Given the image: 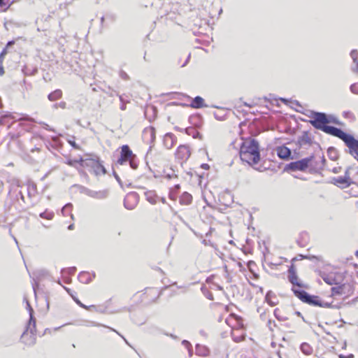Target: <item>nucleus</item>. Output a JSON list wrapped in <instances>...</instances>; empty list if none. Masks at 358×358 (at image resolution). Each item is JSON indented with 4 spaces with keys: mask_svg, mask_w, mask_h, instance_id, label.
<instances>
[{
    "mask_svg": "<svg viewBox=\"0 0 358 358\" xmlns=\"http://www.w3.org/2000/svg\"><path fill=\"white\" fill-rule=\"evenodd\" d=\"M344 285H341L339 286L333 287L331 288V293L333 295H341L343 294L344 292Z\"/></svg>",
    "mask_w": 358,
    "mask_h": 358,
    "instance_id": "b1692460",
    "label": "nucleus"
},
{
    "mask_svg": "<svg viewBox=\"0 0 358 358\" xmlns=\"http://www.w3.org/2000/svg\"><path fill=\"white\" fill-rule=\"evenodd\" d=\"M255 169L259 171H262L264 169H262V166L255 167Z\"/></svg>",
    "mask_w": 358,
    "mask_h": 358,
    "instance_id": "49530a36",
    "label": "nucleus"
},
{
    "mask_svg": "<svg viewBox=\"0 0 358 358\" xmlns=\"http://www.w3.org/2000/svg\"><path fill=\"white\" fill-rule=\"evenodd\" d=\"M155 129L152 127H146L143 132V138L147 143H152L155 139Z\"/></svg>",
    "mask_w": 358,
    "mask_h": 358,
    "instance_id": "1a4fd4ad",
    "label": "nucleus"
},
{
    "mask_svg": "<svg viewBox=\"0 0 358 358\" xmlns=\"http://www.w3.org/2000/svg\"><path fill=\"white\" fill-rule=\"evenodd\" d=\"M40 217L42 218H45V219H51L52 215H47L46 213L44 212V213H41L40 214Z\"/></svg>",
    "mask_w": 358,
    "mask_h": 358,
    "instance_id": "4c0bfd02",
    "label": "nucleus"
},
{
    "mask_svg": "<svg viewBox=\"0 0 358 358\" xmlns=\"http://www.w3.org/2000/svg\"><path fill=\"white\" fill-rule=\"evenodd\" d=\"M72 208H73V206L71 203L66 204L62 209V214L66 216L69 214V215H70L71 219H73V215L71 213Z\"/></svg>",
    "mask_w": 358,
    "mask_h": 358,
    "instance_id": "a878e982",
    "label": "nucleus"
},
{
    "mask_svg": "<svg viewBox=\"0 0 358 358\" xmlns=\"http://www.w3.org/2000/svg\"><path fill=\"white\" fill-rule=\"evenodd\" d=\"M15 43V41H8L7 45H6V48L12 45H13Z\"/></svg>",
    "mask_w": 358,
    "mask_h": 358,
    "instance_id": "a18cd8bd",
    "label": "nucleus"
},
{
    "mask_svg": "<svg viewBox=\"0 0 358 358\" xmlns=\"http://www.w3.org/2000/svg\"><path fill=\"white\" fill-rule=\"evenodd\" d=\"M301 350L306 355H310L313 352V348L306 343H303L301 345Z\"/></svg>",
    "mask_w": 358,
    "mask_h": 358,
    "instance_id": "393cba45",
    "label": "nucleus"
},
{
    "mask_svg": "<svg viewBox=\"0 0 358 358\" xmlns=\"http://www.w3.org/2000/svg\"><path fill=\"white\" fill-rule=\"evenodd\" d=\"M201 167L202 169H203L207 170V169H209V165H208V164H202L201 165Z\"/></svg>",
    "mask_w": 358,
    "mask_h": 358,
    "instance_id": "c03bdc74",
    "label": "nucleus"
},
{
    "mask_svg": "<svg viewBox=\"0 0 358 358\" xmlns=\"http://www.w3.org/2000/svg\"><path fill=\"white\" fill-rule=\"evenodd\" d=\"M90 324H90L91 326H94V327H101V326H102V324L96 323V322H92ZM103 327H106V326H105V325H103ZM107 328L110 329L111 331H113L116 332L118 335H120L124 340L126 343L128 344L127 341L122 336H121L116 330H115L113 328L108 327H107Z\"/></svg>",
    "mask_w": 358,
    "mask_h": 358,
    "instance_id": "cd10ccee",
    "label": "nucleus"
},
{
    "mask_svg": "<svg viewBox=\"0 0 358 358\" xmlns=\"http://www.w3.org/2000/svg\"><path fill=\"white\" fill-rule=\"evenodd\" d=\"M292 291L294 292L295 296L301 299L303 302L318 306L322 305V301L318 296H310L306 292L296 289L294 287L292 288Z\"/></svg>",
    "mask_w": 358,
    "mask_h": 358,
    "instance_id": "423d86ee",
    "label": "nucleus"
},
{
    "mask_svg": "<svg viewBox=\"0 0 358 358\" xmlns=\"http://www.w3.org/2000/svg\"><path fill=\"white\" fill-rule=\"evenodd\" d=\"M189 156L190 150L189 147L187 145H180L176 152V158L182 162L186 161L189 157Z\"/></svg>",
    "mask_w": 358,
    "mask_h": 358,
    "instance_id": "6e6552de",
    "label": "nucleus"
},
{
    "mask_svg": "<svg viewBox=\"0 0 358 358\" xmlns=\"http://www.w3.org/2000/svg\"><path fill=\"white\" fill-rule=\"evenodd\" d=\"M275 297L271 292H268L265 297L266 302L271 306H274L277 304V302L274 300Z\"/></svg>",
    "mask_w": 358,
    "mask_h": 358,
    "instance_id": "5701e85b",
    "label": "nucleus"
},
{
    "mask_svg": "<svg viewBox=\"0 0 358 358\" xmlns=\"http://www.w3.org/2000/svg\"><path fill=\"white\" fill-rule=\"evenodd\" d=\"M36 189V186L34 184L30 185L28 187L29 194L31 193V191L35 192Z\"/></svg>",
    "mask_w": 358,
    "mask_h": 358,
    "instance_id": "e433bc0d",
    "label": "nucleus"
},
{
    "mask_svg": "<svg viewBox=\"0 0 358 358\" xmlns=\"http://www.w3.org/2000/svg\"><path fill=\"white\" fill-rule=\"evenodd\" d=\"M78 280L83 283L87 284L92 281V276L88 272H81L78 275Z\"/></svg>",
    "mask_w": 358,
    "mask_h": 358,
    "instance_id": "dca6fc26",
    "label": "nucleus"
},
{
    "mask_svg": "<svg viewBox=\"0 0 358 358\" xmlns=\"http://www.w3.org/2000/svg\"><path fill=\"white\" fill-rule=\"evenodd\" d=\"M62 96V92L60 90H56L49 94L48 98L50 101H55L59 99Z\"/></svg>",
    "mask_w": 358,
    "mask_h": 358,
    "instance_id": "aec40b11",
    "label": "nucleus"
},
{
    "mask_svg": "<svg viewBox=\"0 0 358 358\" xmlns=\"http://www.w3.org/2000/svg\"><path fill=\"white\" fill-rule=\"evenodd\" d=\"M350 91L353 93V94H358V87L357 86L356 84H352L350 86Z\"/></svg>",
    "mask_w": 358,
    "mask_h": 358,
    "instance_id": "2f4dec72",
    "label": "nucleus"
},
{
    "mask_svg": "<svg viewBox=\"0 0 358 358\" xmlns=\"http://www.w3.org/2000/svg\"><path fill=\"white\" fill-rule=\"evenodd\" d=\"M322 278L326 283L330 285H338V282L334 273L324 274Z\"/></svg>",
    "mask_w": 358,
    "mask_h": 358,
    "instance_id": "2eb2a0df",
    "label": "nucleus"
},
{
    "mask_svg": "<svg viewBox=\"0 0 358 358\" xmlns=\"http://www.w3.org/2000/svg\"><path fill=\"white\" fill-rule=\"evenodd\" d=\"M296 313V315H297L298 316H299V317H302V315H301V313H300V312H299V311H296V313Z\"/></svg>",
    "mask_w": 358,
    "mask_h": 358,
    "instance_id": "603ef678",
    "label": "nucleus"
},
{
    "mask_svg": "<svg viewBox=\"0 0 358 358\" xmlns=\"http://www.w3.org/2000/svg\"><path fill=\"white\" fill-rule=\"evenodd\" d=\"M8 0H0V7L7 5Z\"/></svg>",
    "mask_w": 358,
    "mask_h": 358,
    "instance_id": "ea45409f",
    "label": "nucleus"
},
{
    "mask_svg": "<svg viewBox=\"0 0 358 358\" xmlns=\"http://www.w3.org/2000/svg\"><path fill=\"white\" fill-rule=\"evenodd\" d=\"M8 118H10V119L13 120V122H14L17 119L16 117H15L14 115H13L10 113L6 114V115L1 116V120H0V124H5L6 123V119H8Z\"/></svg>",
    "mask_w": 358,
    "mask_h": 358,
    "instance_id": "bb28decb",
    "label": "nucleus"
},
{
    "mask_svg": "<svg viewBox=\"0 0 358 358\" xmlns=\"http://www.w3.org/2000/svg\"><path fill=\"white\" fill-rule=\"evenodd\" d=\"M83 192L87 194V196L92 197L93 190L85 188Z\"/></svg>",
    "mask_w": 358,
    "mask_h": 358,
    "instance_id": "f704fd0d",
    "label": "nucleus"
},
{
    "mask_svg": "<svg viewBox=\"0 0 358 358\" xmlns=\"http://www.w3.org/2000/svg\"><path fill=\"white\" fill-rule=\"evenodd\" d=\"M119 98H120V101L122 103L121 106H120V109L122 110H124L126 108V103L123 101V99H122V96H120Z\"/></svg>",
    "mask_w": 358,
    "mask_h": 358,
    "instance_id": "72a5a7b5",
    "label": "nucleus"
},
{
    "mask_svg": "<svg viewBox=\"0 0 358 358\" xmlns=\"http://www.w3.org/2000/svg\"><path fill=\"white\" fill-rule=\"evenodd\" d=\"M189 106L193 108H201L206 106V105L204 104L203 99L199 96H197L192 99Z\"/></svg>",
    "mask_w": 358,
    "mask_h": 358,
    "instance_id": "ddd939ff",
    "label": "nucleus"
},
{
    "mask_svg": "<svg viewBox=\"0 0 358 358\" xmlns=\"http://www.w3.org/2000/svg\"><path fill=\"white\" fill-rule=\"evenodd\" d=\"M208 299H213V297H212V296H210V295H208Z\"/></svg>",
    "mask_w": 358,
    "mask_h": 358,
    "instance_id": "680f3d73",
    "label": "nucleus"
},
{
    "mask_svg": "<svg viewBox=\"0 0 358 358\" xmlns=\"http://www.w3.org/2000/svg\"><path fill=\"white\" fill-rule=\"evenodd\" d=\"M353 357V355H350L348 356V358H352Z\"/></svg>",
    "mask_w": 358,
    "mask_h": 358,
    "instance_id": "052dcab7",
    "label": "nucleus"
},
{
    "mask_svg": "<svg viewBox=\"0 0 358 358\" xmlns=\"http://www.w3.org/2000/svg\"><path fill=\"white\" fill-rule=\"evenodd\" d=\"M55 108L60 107L62 108H66V103L64 101H61L59 103H56L55 105Z\"/></svg>",
    "mask_w": 358,
    "mask_h": 358,
    "instance_id": "c9c22d12",
    "label": "nucleus"
},
{
    "mask_svg": "<svg viewBox=\"0 0 358 358\" xmlns=\"http://www.w3.org/2000/svg\"><path fill=\"white\" fill-rule=\"evenodd\" d=\"M288 273H289V275H288V278H289V282L293 285H296L298 286L299 287H302L303 285L299 281V279H298V277H297V275H296V273L295 271V269L294 268L293 266H291L288 270Z\"/></svg>",
    "mask_w": 358,
    "mask_h": 358,
    "instance_id": "9d476101",
    "label": "nucleus"
},
{
    "mask_svg": "<svg viewBox=\"0 0 358 358\" xmlns=\"http://www.w3.org/2000/svg\"><path fill=\"white\" fill-rule=\"evenodd\" d=\"M192 200V196L190 194L187 192H184L180 198V202L182 204L188 205L191 203Z\"/></svg>",
    "mask_w": 358,
    "mask_h": 358,
    "instance_id": "6ab92c4d",
    "label": "nucleus"
},
{
    "mask_svg": "<svg viewBox=\"0 0 358 358\" xmlns=\"http://www.w3.org/2000/svg\"><path fill=\"white\" fill-rule=\"evenodd\" d=\"M310 122L315 129L343 141L349 148L350 155L358 161V141L353 136L345 133L339 128L326 125L329 122H336L332 117H327L326 114L323 113H314Z\"/></svg>",
    "mask_w": 358,
    "mask_h": 358,
    "instance_id": "f257e3e1",
    "label": "nucleus"
},
{
    "mask_svg": "<svg viewBox=\"0 0 358 358\" xmlns=\"http://www.w3.org/2000/svg\"><path fill=\"white\" fill-rule=\"evenodd\" d=\"M68 143L75 149H80L79 145L75 142L74 137H71V138L68 139Z\"/></svg>",
    "mask_w": 358,
    "mask_h": 358,
    "instance_id": "7c9ffc66",
    "label": "nucleus"
},
{
    "mask_svg": "<svg viewBox=\"0 0 358 358\" xmlns=\"http://www.w3.org/2000/svg\"><path fill=\"white\" fill-rule=\"evenodd\" d=\"M115 178H116L118 181H120V178H119V177H118L117 175H115Z\"/></svg>",
    "mask_w": 358,
    "mask_h": 358,
    "instance_id": "bf43d9fd",
    "label": "nucleus"
},
{
    "mask_svg": "<svg viewBox=\"0 0 358 358\" xmlns=\"http://www.w3.org/2000/svg\"><path fill=\"white\" fill-rule=\"evenodd\" d=\"M356 256L358 257V250L356 252Z\"/></svg>",
    "mask_w": 358,
    "mask_h": 358,
    "instance_id": "69168bd1",
    "label": "nucleus"
},
{
    "mask_svg": "<svg viewBox=\"0 0 358 358\" xmlns=\"http://www.w3.org/2000/svg\"><path fill=\"white\" fill-rule=\"evenodd\" d=\"M121 76L124 79H126L127 78V75L125 73H122Z\"/></svg>",
    "mask_w": 358,
    "mask_h": 358,
    "instance_id": "de8ad7c7",
    "label": "nucleus"
},
{
    "mask_svg": "<svg viewBox=\"0 0 358 358\" xmlns=\"http://www.w3.org/2000/svg\"><path fill=\"white\" fill-rule=\"evenodd\" d=\"M147 201L151 204H155L157 203V196L154 192L148 191L145 193Z\"/></svg>",
    "mask_w": 358,
    "mask_h": 358,
    "instance_id": "a211bd4d",
    "label": "nucleus"
},
{
    "mask_svg": "<svg viewBox=\"0 0 358 358\" xmlns=\"http://www.w3.org/2000/svg\"><path fill=\"white\" fill-rule=\"evenodd\" d=\"M71 295L73 297V300L76 301V303L80 307H82L86 310H90L91 308H94V306H85V304L82 303L77 298L74 297L73 296V294H71Z\"/></svg>",
    "mask_w": 358,
    "mask_h": 358,
    "instance_id": "c85d7f7f",
    "label": "nucleus"
},
{
    "mask_svg": "<svg viewBox=\"0 0 358 358\" xmlns=\"http://www.w3.org/2000/svg\"><path fill=\"white\" fill-rule=\"evenodd\" d=\"M43 124V127L44 129H47V130H50V131H52V129L50 127L49 125H48L47 124L45 123H42Z\"/></svg>",
    "mask_w": 358,
    "mask_h": 358,
    "instance_id": "79ce46f5",
    "label": "nucleus"
},
{
    "mask_svg": "<svg viewBox=\"0 0 358 358\" xmlns=\"http://www.w3.org/2000/svg\"><path fill=\"white\" fill-rule=\"evenodd\" d=\"M234 341H236V342H238V341H241V338H234Z\"/></svg>",
    "mask_w": 358,
    "mask_h": 358,
    "instance_id": "6e6d98bb",
    "label": "nucleus"
},
{
    "mask_svg": "<svg viewBox=\"0 0 358 358\" xmlns=\"http://www.w3.org/2000/svg\"><path fill=\"white\" fill-rule=\"evenodd\" d=\"M240 157L252 166L257 165L260 159L258 141L254 138L245 140L240 149Z\"/></svg>",
    "mask_w": 358,
    "mask_h": 358,
    "instance_id": "f03ea898",
    "label": "nucleus"
},
{
    "mask_svg": "<svg viewBox=\"0 0 358 358\" xmlns=\"http://www.w3.org/2000/svg\"><path fill=\"white\" fill-rule=\"evenodd\" d=\"M244 105H245V106H248V107H249V108H251V107L252 106V104H249V103H244Z\"/></svg>",
    "mask_w": 358,
    "mask_h": 358,
    "instance_id": "8fccbe9b",
    "label": "nucleus"
},
{
    "mask_svg": "<svg viewBox=\"0 0 358 358\" xmlns=\"http://www.w3.org/2000/svg\"><path fill=\"white\" fill-rule=\"evenodd\" d=\"M108 191L107 190H101V191H94L92 192V197L98 199H103L107 197L108 196Z\"/></svg>",
    "mask_w": 358,
    "mask_h": 358,
    "instance_id": "412c9836",
    "label": "nucleus"
},
{
    "mask_svg": "<svg viewBox=\"0 0 358 358\" xmlns=\"http://www.w3.org/2000/svg\"><path fill=\"white\" fill-rule=\"evenodd\" d=\"M281 101H282L283 103H287V100L286 99H284V98H280V99Z\"/></svg>",
    "mask_w": 358,
    "mask_h": 358,
    "instance_id": "09e8293b",
    "label": "nucleus"
},
{
    "mask_svg": "<svg viewBox=\"0 0 358 358\" xmlns=\"http://www.w3.org/2000/svg\"><path fill=\"white\" fill-rule=\"evenodd\" d=\"M336 182L337 184L343 185L345 187H348L350 185V179L349 177H338L335 179Z\"/></svg>",
    "mask_w": 358,
    "mask_h": 358,
    "instance_id": "4be33fe9",
    "label": "nucleus"
},
{
    "mask_svg": "<svg viewBox=\"0 0 358 358\" xmlns=\"http://www.w3.org/2000/svg\"><path fill=\"white\" fill-rule=\"evenodd\" d=\"M7 53V48H5L0 54V57L2 58Z\"/></svg>",
    "mask_w": 358,
    "mask_h": 358,
    "instance_id": "a19ab883",
    "label": "nucleus"
},
{
    "mask_svg": "<svg viewBox=\"0 0 358 358\" xmlns=\"http://www.w3.org/2000/svg\"><path fill=\"white\" fill-rule=\"evenodd\" d=\"M75 268L74 267H71V268H69L68 269H62V274L64 275V273L66 272H68L69 273L71 274L74 272L75 271Z\"/></svg>",
    "mask_w": 358,
    "mask_h": 358,
    "instance_id": "473e14b6",
    "label": "nucleus"
},
{
    "mask_svg": "<svg viewBox=\"0 0 358 358\" xmlns=\"http://www.w3.org/2000/svg\"><path fill=\"white\" fill-rule=\"evenodd\" d=\"M64 288L66 290L67 292L70 294V289L66 287H64Z\"/></svg>",
    "mask_w": 358,
    "mask_h": 358,
    "instance_id": "4d7b16f0",
    "label": "nucleus"
},
{
    "mask_svg": "<svg viewBox=\"0 0 358 358\" xmlns=\"http://www.w3.org/2000/svg\"><path fill=\"white\" fill-rule=\"evenodd\" d=\"M182 344L185 347H186L187 348H189L191 346L190 343H189L187 341H186V340H184V341L182 342Z\"/></svg>",
    "mask_w": 358,
    "mask_h": 358,
    "instance_id": "58836bf2",
    "label": "nucleus"
},
{
    "mask_svg": "<svg viewBox=\"0 0 358 358\" xmlns=\"http://www.w3.org/2000/svg\"><path fill=\"white\" fill-rule=\"evenodd\" d=\"M208 299H213V297H212V296H210V295H208Z\"/></svg>",
    "mask_w": 358,
    "mask_h": 358,
    "instance_id": "e2e57ef3",
    "label": "nucleus"
},
{
    "mask_svg": "<svg viewBox=\"0 0 358 358\" xmlns=\"http://www.w3.org/2000/svg\"><path fill=\"white\" fill-rule=\"evenodd\" d=\"M138 201V194L135 192H131L127 194L124 198V204L126 208L132 210L135 208Z\"/></svg>",
    "mask_w": 358,
    "mask_h": 358,
    "instance_id": "0eeeda50",
    "label": "nucleus"
},
{
    "mask_svg": "<svg viewBox=\"0 0 358 358\" xmlns=\"http://www.w3.org/2000/svg\"><path fill=\"white\" fill-rule=\"evenodd\" d=\"M92 167L96 175L105 174L106 169L99 161L92 162Z\"/></svg>",
    "mask_w": 358,
    "mask_h": 358,
    "instance_id": "f8f14e48",
    "label": "nucleus"
},
{
    "mask_svg": "<svg viewBox=\"0 0 358 358\" xmlns=\"http://www.w3.org/2000/svg\"><path fill=\"white\" fill-rule=\"evenodd\" d=\"M320 159H321V162H322V164H324V162H325L324 157H320Z\"/></svg>",
    "mask_w": 358,
    "mask_h": 358,
    "instance_id": "864d4df0",
    "label": "nucleus"
},
{
    "mask_svg": "<svg viewBox=\"0 0 358 358\" xmlns=\"http://www.w3.org/2000/svg\"><path fill=\"white\" fill-rule=\"evenodd\" d=\"M17 120H29L27 117H18Z\"/></svg>",
    "mask_w": 358,
    "mask_h": 358,
    "instance_id": "5fc2aeb1",
    "label": "nucleus"
},
{
    "mask_svg": "<svg viewBox=\"0 0 358 358\" xmlns=\"http://www.w3.org/2000/svg\"><path fill=\"white\" fill-rule=\"evenodd\" d=\"M68 229H69V230L73 229V224H70V225L69 226Z\"/></svg>",
    "mask_w": 358,
    "mask_h": 358,
    "instance_id": "3c124183",
    "label": "nucleus"
},
{
    "mask_svg": "<svg viewBox=\"0 0 358 358\" xmlns=\"http://www.w3.org/2000/svg\"><path fill=\"white\" fill-rule=\"evenodd\" d=\"M136 157L130 150L127 145H124L121 147L120 157L117 161V164L123 165L125 162H129L130 166L133 169L138 168V163L136 160Z\"/></svg>",
    "mask_w": 358,
    "mask_h": 358,
    "instance_id": "20e7f679",
    "label": "nucleus"
},
{
    "mask_svg": "<svg viewBox=\"0 0 358 358\" xmlns=\"http://www.w3.org/2000/svg\"><path fill=\"white\" fill-rule=\"evenodd\" d=\"M290 154V150L285 146H280L277 148V155L281 159L288 158Z\"/></svg>",
    "mask_w": 358,
    "mask_h": 358,
    "instance_id": "4468645a",
    "label": "nucleus"
},
{
    "mask_svg": "<svg viewBox=\"0 0 358 358\" xmlns=\"http://www.w3.org/2000/svg\"><path fill=\"white\" fill-rule=\"evenodd\" d=\"M315 157L313 155L293 162L287 165L286 169L291 171H305L308 167H313Z\"/></svg>",
    "mask_w": 358,
    "mask_h": 358,
    "instance_id": "39448f33",
    "label": "nucleus"
},
{
    "mask_svg": "<svg viewBox=\"0 0 358 358\" xmlns=\"http://www.w3.org/2000/svg\"><path fill=\"white\" fill-rule=\"evenodd\" d=\"M189 355L192 356V352H191L190 350H189Z\"/></svg>",
    "mask_w": 358,
    "mask_h": 358,
    "instance_id": "0e129e2a",
    "label": "nucleus"
},
{
    "mask_svg": "<svg viewBox=\"0 0 358 358\" xmlns=\"http://www.w3.org/2000/svg\"><path fill=\"white\" fill-rule=\"evenodd\" d=\"M320 307H330V303L322 301V305H320Z\"/></svg>",
    "mask_w": 358,
    "mask_h": 358,
    "instance_id": "37998d69",
    "label": "nucleus"
},
{
    "mask_svg": "<svg viewBox=\"0 0 358 358\" xmlns=\"http://www.w3.org/2000/svg\"><path fill=\"white\" fill-rule=\"evenodd\" d=\"M357 69H358V62H357Z\"/></svg>",
    "mask_w": 358,
    "mask_h": 358,
    "instance_id": "338daca9",
    "label": "nucleus"
},
{
    "mask_svg": "<svg viewBox=\"0 0 358 358\" xmlns=\"http://www.w3.org/2000/svg\"><path fill=\"white\" fill-rule=\"evenodd\" d=\"M164 145L167 149H171L176 142V136L171 133H167L164 136Z\"/></svg>",
    "mask_w": 358,
    "mask_h": 358,
    "instance_id": "9b49d317",
    "label": "nucleus"
},
{
    "mask_svg": "<svg viewBox=\"0 0 358 358\" xmlns=\"http://www.w3.org/2000/svg\"><path fill=\"white\" fill-rule=\"evenodd\" d=\"M196 354L199 356H208L209 354V350L204 345L197 344L196 345Z\"/></svg>",
    "mask_w": 358,
    "mask_h": 358,
    "instance_id": "f3484780",
    "label": "nucleus"
},
{
    "mask_svg": "<svg viewBox=\"0 0 358 358\" xmlns=\"http://www.w3.org/2000/svg\"><path fill=\"white\" fill-rule=\"evenodd\" d=\"M3 73V69H0V76L2 75Z\"/></svg>",
    "mask_w": 358,
    "mask_h": 358,
    "instance_id": "13d9d810",
    "label": "nucleus"
},
{
    "mask_svg": "<svg viewBox=\"0 0 358 358\" xmlns=\"http://www.w3.org/2000/svg\"><path fill=\"white\" fill-rule=\"evenodd\" d=\"M350 56H351L352 59H353L354 62H357V63L358 62V61L357 62V58H358L357 50H352L350 52ZM357 71H358L357 69Z\"/></svg>",
    "mask_w": 358,
    "mask_h": 358,
    "instance_id": "c756f323",
    "label": "nucleus"
},
{
    "mask_svg": "<svg viewBox=\"0 0 358 358\" xmlns=\"http://www.w3.org/2000/svg\"><path fill=\"white\" fill-rule=\"evenodd\" d=\"M27 306L29 310V325L27 327L26 330L23 332L21 338L22 340V342L24 343L26 345H33L35 343V327H36V321L35 319L33 317V310L31 308L30 304L29 302H27Z\"/></svg>",
    "mask_w": 358,
    "mask_h": 358,
    "instance_id": "7ed1b4c3",
    "label": "nucleus"
}]
</instances>
